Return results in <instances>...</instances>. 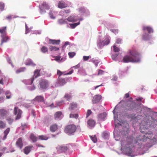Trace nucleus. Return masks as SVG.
I'll list each match as a JSON object with an SVG mask.
<instances>
[{"mask_svg": "<svg viewBox=\"0 0 157 157\" xmlns=\"http://www.w3.org/2000/svg\"><path fill=\"white\" fill-rule=\"evenodd\" d=\"M129 54L130 56L126 55L124 56L122 59L124 63H137L140 61V53L135 49L129 50Z\"/></svg>", "mask_w": 157, "mask_h": 157, "instance_id": "nucleus-1", "label": "nucleus"}, {"mask_svg": "<svg viewBox=\"0 0 157 157\" xmlns=\"http://www.w3.org/2000/svg\"><path fill=\"white\" fill-rule=\"evenodd\" d=\"M153 136L152 133L151 132H149L145 135H139L136 137V139H134L132 136H129L127 137V140L128 144H130L132 143L136 144L141 141L145 142L147 139L151 140Z\"/></svg>", "mask_w": 157, "mask_h": 157, "instance_id": "nucleus-2", "label": "nucleus"}, {"mask_svg": "<svg viewBox=\"0 0 157 157\" xmlns=\"http://www.w3.org/2000/svg\"><path fill=\"white\" fill-rule=\"evenodd\" d=\"M76 129L77 127L75 125L71 124L65 127L64 131L67 134H71L75 132Z\"/></svg>", "mask_w": 157, "mask_h": 157, "instance_id": "nucleus-3", "label": "nucleus"}, {"mask_svg": "<svg viewBox=\"0 0 157 157\" xmlns=\"http://www.w3.org/2000/svg\"><path fill=\"white\" fill-rule=\"evenodd\" d=\"M150 117L149 116H145L143 119L142 121L140 124V128H147V126L148 123L150 122Z\"/></svg>", "mask_w": 157, "mask_h": 157, "instance_id": "nucleus-4", "label": "nucleus"}, {"mask_svg": "<svg viewBox=\"0 0 157 157\" xmlns=\"http://www.w3.org/2000/svg\"><path fill=\"white\" fill-rule=\"evenodd\" d=\"M39 83L40 87L42 89H46L49 86V82L46 79H40Z\"/></svg>", "mask_w": 157, "mask_h": 157, "instance_id": "nucleus-5", "label": "nucleus"}, {"mask_svg": "<svg viewBox=\"0 0 157 157\" xmlns=\"http://www.w3.org/2000/svg\"><path fill=\"white\" fill-rule=\"evenodd\" d=\"M68 80V79L67 78H62L58 77L56 80V84L57 86H63L65 84Z\"/></svg>", "mask_w": 157, "mask_h": 157, "instance_id": "nucleus-6", "label": "nucleus"}, {"mask_svg": "<svg viewBox=\"0 0 157 157\" xmlns=\"http://www.w3.org/2000/svg\"><path fill=\"white\" fill-rule=\"evenodd\" d=\"M22 111L19 109L18 107H15L14 108V113L15 115L17 114L16 117V120H18L21 118V115L22 113Z\"/></svg>", "mask_w": 157, "mask_h": 157, "instance_id": "nucleus-7", "label": "nucleus"}, {"mask_svg": "<svg viewBox=\"0 0 157 157\" xmlns=\"http://www.w3.org/2000/svg\"><path fill=\"white\" fill-rule=\"evenodd\" d=\"M40 13H43L45 12V10L46 9L48 10L49 9V7L46 2H44L40 6Z\"/></svg>", "mask_w": 157, "mask_h": 157, "instance_id": "nucleus-8", "label": "nucleus"}, {"mask_svg": "<svg viewBox=\"0 0 157 157\" xmlns=\"http://www.w3.org/2000/svg\"><path fill=\"white\" fill-rule=\"evenodd\" d=\"M56 149L58 151L61 152L67 151L68 147L65 145H58L56 147Z\"/></svg>", "mask_w": 157, "mask_h": 157, "instance_id": "nucleus-9", "label": "nucleus"}, {"mask_svg": "<svg viewBox=\"0 0 157 157\" xmlns=\"http://www.w3.org/2000/svg\"><path fill=\"white\" fill-rule=\"evenodd\" d=\"M16 144L17 146L19 147L20 149H22L23 144L22 139L21 138H19L18 139L16 143Z\"/></svg>", "mask_w": 157, "mask_h": 157, "instance_id": "nucleus-10", "label": "nucleus"}, {"mask_svg": "<svg viewBox=\"0 0 157 157\" xmlns=\"http://www.w3.org/2000/svg\"><path fill=\"white\" fill-rule=\"evenodd\" d=\"M101 97L100 95H96L94 96L92 100L93 103H97L99 102L101 99Z\"/></svg>", "mask_w": 157, "mask_h": 157, "instance_id": "nucleus-11", "label": "nucleus"}, {"mask_svg": "<svg viewBox=\"0 0 157 157\" xmlns=\"http://www.w3.org/2000/svg\"><path fill=\"white\" fill-rule=\"evenodd\" d=\"M40 70L38 69L36 70L35 71L34 73V76L31 79V84L33 83L35 78H36L40 76Z\"/></svg>", "mask_w": 157, "mask_h": 157, "instance_id": "nucleus-12", "label": "nucleus"}, {"mask_svg": "<svg viewBox=\"0 0 157 157\" xmlns=\"http://www.w3.org/2000/svg\"><path fill=\"white\" fill-rule=\"evenodd\" d=\"M2 40L1 43V45H2L4 43L6 42L10 39V37L6 35H1Z\"/></svg>", "mask_w": 157, "mask_h": 157, "instance_id": "nucleus-13", "label": "nucleus"}, {"mask_svg": "<svg viewBox=\"0 0 157 157\" xmlns=\"http://www.w3.org/2000/svg\"><path fill=\"white\" fill-rule=\"evenodd\" d=\"M77 20V18L76 16H70L68 17L67 20L69 22H73Z\"/></svg>", "mask_w": 157, "mask_h": 157, "instance_id": "nucleus-14", "label": "nucleus"}, {"mask_svg": "<svg viewBox=\"0 0 157 157\" xmlns=\"http://www.w3.org/2000/svg\"><path fill=\"white\" fill-rule=\"evenodd\" d=\"M58 6L59 8L62 9L67 7V5L64 2L60 1L58 3Z\"/></svg>", "mask_w": 157, "mask_h": 157, "instance_id": "nucleus-15", "label": "nucleus"}, {"mask_svg": "<svg viewBox=\"0 0 157 157\" xmlns=\"http://www.w3.org/2000/svg\"><path fill=\"white\" fill-rule=\"evenodd\" d=\"M34 100L38 102H41L44 101V99L43 96H37L35 98Z\"/></svg>", "mask_w": 157, "mask_h": 157, "instance_id": "nucleus-16", "label": "nucleus"}, {"mask_svg": "<svg viewBox=\"0 0 157 157\" xmlns=\"http://www.w3.org/2000/svg\"><path fill=\"white\" fill-rule=\"evenodd\" d=\"M60 40H55L52 39H49V43L50 44H59Z\"/></svg>", "mask_w": 157, "mask_h": 157, "instance_id": "nucleus-17", "label": "nucleus"}, {"mask_svg": "<svg viewBox=\"0 0 157 157\" xmlns=\"http://www.w3.org/2000/svg\"><path fill=\"white\" fill-rule=\"evenodd\" d=\"M62 115V113L59 111L56 112L54 115V118L56 120H58L60 119L61 116Z\"/></svg>", "mask_w": 157, "mask_h": 157, "instance_id": "nucleus-18", "label": "nucleus"}, {"mask_svg": "<svg viewBox=\"0 0 157 157\" xmlns=\"http://www.w3.org/2000/svg\"><path fill=\"white\" fill-rule=\"evenodd\" d=\"M129 117L132 119L136 121V120H139L140 119L142 116H141L138 115L136 117L135 114H132L130 115Z\"/></svg>", "mask_w": 157, "mask_h": 157, "instance_id": "nucleus-19", "label": "nucleus"}, {"mask_svg": "<svg viewBox=\"0 0 157 157\" xmlns=\"http://www.w3.org/2000/svg\"><path fill=\"white\" fill-rule=\"evenodd\" d=\"M58 129V126L56 124H53L51 125L50 128V129L51 132H54Z\"/></svg>", "mask_w": 157, "mask_h": 157, "instance_id": "nucleus-20", "label": "nucleus"}, {"mask_svg": "<svg viewBox=\"0 0 157 157\" xmlns=\"http://www.w3.org/2000/svg\"><path fill=\"white\" fill-rule=\"evenodd\" d=\"M6 77L2 75L1 71H0V84L3 85V80L4 82L6 81Z\"/></svg>", "mask_w": 157, "mask_h": 157, "instance_id": "nucleus-21", "label": "nucleus"}, {"mask_svg": "<svg viewBox=\"0 0 157 157\" xmlns=\"http://www.w3.org/2000/svg\"><path fill=\"white\" fill-rule=\"evenodd\" d=\"M25 64L26 65H30L33 66H34L36 65V64L30 59H28L25 62Z\"/></svg>", "mask_w": 157, "mask_h": 157, "instance_id": "nucleus-22", "label": "nucleus"}, {"mask_svg": "<svg viewBox=\"0 0 157 157\" xmlns=\"http://www.w3.org/2000/svg\"><path fill=\"white\" fill-rule=\"evenodd\" d=\"M107 114L105 113L99 114L98 115V119L100 120H104Z\"/></svg>", "mask_w": 157, "mask_h": 157, "instance_id": "nucleus-23", "label": "nucleus"}, {"mask_svg": "<svg viewBox=\"0 0 157 157\" xmlns=\"http://www.w3.org/2000/svg\"><path fill=\"white\" fill-rule=\"evenodd\" d=\"M0 33L1 35H6V27H2L0 29Z\"/></svg>", "mask_w": 157, "mask_h": 157, "instance_id": "nucleus-24", "label": "nucleus"}, {"mask_svg": "<svg viewBox=\"0 0 157 157\" xmlns=\"http://www.w3.org/2000/svg\"><path fill=\"white\" fill-rule=\"evenodd\" d=\"M147 30L148 33H152L153 32V31L152 28L148 26H144L143 27V30L145 31Z\"/></svg>", "mask_w": 157, "mask_h": 157, "instance_id": "nucleus-25", "label": "nucleus"}, {"mask_svg": "<svg viewBox=\"0 0 157 157\" xmlns=\"http://www.w3.org/2000/svg\"><path fill=\"white\" fill-rule=\"evenodd\" d=\"M10 128H6V129L4 131V136L3 138V140H5L8 134L9 133L10 131Z\"/></svg>", "mask_w": 157, "mask_h": 157, "instance_id": "nucleus-26", "label": "nucleus"}, {"mask_svg": "<svg viewBox=\"0 0 157 157\" xmlns=\"http://www.w3.org/2000/svg\"><path fill=\"white\" fill-rule=\"evenodd\" d=\"M87 124L90 127H93L95 124L94 121L92 119H90L87 122Z\"/></svg>", "mask_w": 157, "mask_h": 157, "instance_id": "nucleus-27", "label": "nucleus"}, {"mask_svg": "<svg viewBox=\"0 0 157 157\" xmlns=\"http://www.w3.org/2000/svg\"><path fill=\"white\" fill-rule=\"evenodd\" d=\"M7 111L4 109H0V116L3 117L6 116L7 113Z\"/></svg>", "mask_w": 157, "mask_h": 157, "instance_id": "nucleus-28", "label": "nucleus"}, {"mask_svg": "<svg viewBox=\"0 0 157 157\" xmlns=\"http://www.w3.org/2000/svg\"><path fill=\"white\" fill-rule=\"evenodd\" d=\"M77 105L76 103H72L70 104L69 109L71 110L77 108Z\"/></svg>", "mask_w": 157, "mask_h": 157, "instance_id": "nucleus-29", "label": "nucleus"}, {"mask_svg": "<svg viewBox=\"0 0 157 157\" xmlns=\"http://www.w3.org/2000/svg\"><path fill=\"white\" fill-rule=\"evenodd\" d=\"M31 147L27 146L25 147L24 149V152L25 154H28L30 151Z\"/></svg>", "mask_w": 157, "mask_h": 157, "instance_id": "nucleus-30", "label": "nucleus"}, {"mask_svg": "<svg viewBox=\"0 0 157 157\" xmlns=\"http://www.w3.org/2000/svg\"><path fill=\"white\" fill-rule=\"evenodd\" d=\"M38 138L41 140H46L48 139L49 138L45 135H40L38 136Z\"/></svg>", "mask_w": 157, "mask_h": 157, "instance_id": "nucleus-31", "label": "nucleus"}, {"mask_svg": "<svg viewBox=\"0 0 157 157\" xmlns=\"http://www.w3.org/2000/svg\"><path fill=\"white\" fill-rule=\"evenodd\" d=\"M6 124L5 122L0 120V128H4L6 127Z\"/></svg>", "mask_w": 157, "mask_h": 157, "instance_id": "nucleus-32", "label": "nucleus"}, {"mask_svg": "<svg viewBox=\"0 0 157 157\" xmlns=\"http://www.w3.org/2000/svg\"><path fill=\"white\" fill-rule=\"evenodd\" d=\"M49 49L50 51H57L59 50V48L55 46H51L49 48Z\"/></svg>", "mask_w": 157, "mask_h": 157, "instance_id": "nucleus-33", "label": "nucleus"}, {"mask_svg": "<svg viewBox=\"0 0 157 157\" xmlns=\"http://www.w3.org/2000/svg\"><path fill=\"white\" fill-rule=\"evenodd\" d=\"M30 139L33 142H36L37 140V138L33 134H31L30 135Z\"/></svg>", "mask_w": 157, "mask_h": 157, "instance_id": "nucleus-34", "label": "nucleus"}, {"mask_svg": "<svg viewBox=\"0 0 157 157\" xmlns=\"http://www.w3.org/2000/svg\"><path fill=\"white\" fill-rule=\"evenodd\" d=\"M25 67L20 68L16 70V73H18L21 72H23L25 70Z\"/></svg>", "mask_w": 157, "mask_h": 157, "instance_id": "nucleus-35", "label": "nucleus"}, {"mask_svg": "<svg viewBox=\"0 0 157 157\" xmlns=\"http://www.w3.org/2000/svg\"><path fill=\"white\" fill-rule=\"evenodd\" d=\"M67 20L63 19H61L58 20V22L59 23L61 24H64L67 23Z\"/></svg>", "mask_w": 157, "mask_h": 157, "instance_id": "nucleus-36", "label": "nucleus"}, {"mask_svg": "<svg viewBox=\"0 0 157 157\" xmlns=\"http://www.w3.org/2000/svg\"><path fill=\"white\" fill-rule=\"evenodd\" d=\"M90 137L92 141L94 143H96L97 141V137L95 135H94V136H90Z\"/></svg>", "mask_w": 157, "mask_h": 157, "instance_id": "nucleus-37", "label": "nucleus"}, {"mask_svg": "<svg viewBox=\"0 0 157 157\" xmlns=\"http://www.w3.org/2000/svg\"><path fill=\"white\" fill-rule=\"evenodd\" d=\"M109 42L110 40L108 38H106L105 40L103 42V45H108L109 43Z\"/></svg>", "mask_w": 157, "mask_h": 157, "instance_id": "nucleus-38", "label": "nucleus"}, {"mask_svg": "<svg viewBox=\"0 0 157 157\" xmlns=\"http://www.w3.org/2000/svg\"><path fill=\"white\" fill-rule=\"evenodd\" d=\"M80 24V22H79L78 23H75L73 24H70V26L71 28L72 29L75 28L77 26L79 25Z\"/></svg>", "mask_w": 157, "mask_h": 157, "instance_id": "nucleus-39", "label": "nucleus"}, {"mask_svg": "<svg viewBox=\"0 0 157 157\" xmlns=\"http://www.w3.org/2000/svg\"><path fill=\"white\" fill-rule=\"evenodd\" d=\"M132 150L130 148H127L126 149V153L128 155H130L132 153Z\"/></svg>", "mask_w": 157, "mask_h": 157, "instance_id": "nucleus-40", "label": "nucleus"}, {"mask_svg": "<svg viewBox=\"0 0 157 157\" xmlns=\"http://www.w3.org/2000/svg\"><path fill=\"white\" fill-rule=\"evenodd\" d=\"M15 18V16H14L13 15H9L6 17V19L9 21H10L12 19L14 18Z\"/></svg>", "mask_w": 157, "mask_h": 157, "instance_id": "nucleus-41", "label": "nucleus"}, {"mask_svg": "<svg viewBox=\"0 0 157 157\" xmlns=\"http://www.w3.org/2000/svg\"><path fill=\"white\" fill-rule=\"evenodd\" d=\"M41 52L43 53H45L48 52L47 48L45 46H43L41 48Z\"/></svg>", "mask_w": 157, "mask_h": 157, "instance_id": "nucleus-42", "label": "nucleus"}, {"mask_svg": "<svg viewBox=\"0 0 157 157\" xmlns=\"http://www.w3.org/2000/svg\"><path fill=\"white\" fill-rule=\"evenodd\" d=\"M78 117V114H70V118H77Z\"/></svg>", "mask_w": 157, "mask_h": 157, "instance_id": "nucleus-43", "label": "nucleus"}, {"mask_svg": "<svg viewBox=\"0 0 157 157\" xmlns=\"http://www.w3.org/2000/svg\"><path fill=\"white\" fill-rule=\"evenodd\" d=\"M5 94L6 95V97L7 99H9L11 98V93L9 91L6 92Z\"/></svg>", "mask_w": 157, "mask_h": 157, "instance_id": "nucleus-44", "label": "nucleus"}, {"mask_svg": "<svg viewBox=\"0 0 157 157\" xmlns=\"http://www.w3.org/2000/svg\"><path fill=\"white\" fill-rule=\"evenodd\" d=\"M76 55L75 52H69L68 55L70 58H73Z\"/></svg>", "mask_w": 157, "mask_h": 157, "instance_id": "nucleus-45", "label": "nucleus"}, {"mask_svg": "<svg viewBox=\"0 0 157 157\" xmlns=\"http://www.w3.org/2000/svg\"><path fill=\"white\" fill-rule=\"evenodd\" d=\"M64 98L66 99L67 100H69L71 98V96L68 94H66L64 96Z\"/></svg>", "mask_w": 157, "mask_h": 157, "instance_id": "nucleus-46", "label": "nucleus"}, {"mask_svg": "<svg viewBox=\"0 0 157 157\" xmlns=\"http://www.w3.org/2000/svg\"><path fill=\"white\" fill-rule=\"evenodd\" d=\"M64 74L63 72H62L59 70H58L57 71V75H58L59 77H60V76L63 75Z\"/></svg>", "mask_w": 157, "mask_h": 157, "instance_id": "nucleus-47", "label": "nucleus"}, {"mask_svg": "<svg viewBox=\"0 0 157 157\" xmlns=\"http://www.w3.org/2000/svg\"><path fill=\"white\" fill-rule=\"evenodd\" d=\"M4 4L2 2H0V10L3 11L4 10Z\"/></svg>", "mask_w": 157, "mask_h": 157, "instance_id": "nucleus-48", "label": "nucleus"}, {"mask_svg": "<svg viewBox=\"0 0 157 157\" xmlns=\"http://www.w3.org/2000/svg\"><path fill=\"white\" fill-rule=\"evenodd\" d=\"M6 120L8 121L9 124H11L13 121V119L10 117H8Z\"/></svg>", "mask_w": 157, "mask_h": 157, "instance_id": "nucleus-49", "label": "nucleus"}, {"mask_svg": "<svg viewBox=\"0 0 157 157\" xmlns=\"http://www.w3.org/2000/svg\"><path fill=\"white\" fill-rule=\"evenodd\" d=\"M92 111L90 109H88L86 114V117H88L92 113Z\"/></svg>", "mask_w": 157, "mask_h": 157, "instance_id": "nucleus-50", "label": "nucleus"}, {"mask_svg": "<svg viewBox=\"0 0 157 157\" xmlns=\"http://www.w3.org/2000/svg\"><path fill=\"white\" fill-rule=\"evenodd\" d=\"M91 58V56H84L83 57V59L85 61L88 60L90 58Z\"/></svg>", "mask_w": 157, "mask_h": 157, "instance_id": "nucleus-51", "label": "nucleus"}, {"mask_svg": "<svg viewBox=\"0 0 157 157\" xmlns=\"http://www.w3.org/2000/svg\"><path fill=\"white\" fill-rule=\"evenodd\" d=\"M113 50L115 52H118L120 51L119 48L115 46H113Z\"/></svg>", "mask_w": 157, "mask_h": 157, "instance_id": "nucleus-52", "label": "nucleus"}, {"mask_svg": "<svg viewBox=\"0 0 157 157\" xmlns=\"http://www.w3.org/2000/svg\"><path fill=\"white\" fill-rule=\"evenodd\" d=\"M79 10L81 13H84L85 12V10L83 7H81L79 8Z\"/></svg>", "mask_w": 157, "mask_h": 157, "instance_id": "nucleus-53", "label": "nucleus"}, {"mask_svg": "<svg viewBox=\"0 0 157 157\" xmlns=\"http://www.w3.org/2000/svg\"><path fill=\"white\" fill-rule=\"evenodd\" d=\"M49 14L50 17L52 19H54L55 18V17H54L53 15V14L52 12H50L49 13Z\"/></svg>", "mask_w": 157, "mask_h": 157, "instance_id": "nucleus-54", "label": "nucleus"}, {"mask_svg": "<svg viewBox=\"0 0 157 157\" xmlns=\"http://www.w3.org/2000/svg\"><path fill=\"white\" fill-rule=\"evenodd\" d=\"M55 59L54 60L56 61H58L60 59L61 57L59 56H56L55 57Z\"/></svg>", "mask_w": 157, "mask_h": 157, "instance_id": "nucleus-55", "label": "nucleus"}, {"mask_svg": "<svg viewBox=\"0 0 157 157\" xmlns=\"http://www.w3.org/2000/svg\"><path fill=\"white\" fill-rule=\"evenodd\" d=\"M92 62L94 63V64H95V65L96 66H98V62L97 60H92Z\"/></svg>", "mask_w": 157, "mask_h": 157, "instance_id": "nucleus-56", "label": "nucleus"}, {"mask_svg": "<svg viewBox=\"0 0 157 157\" xmlns=\"http://www.w3.org/2000/svg\"><path fill=\"white\" fill-rule=\"evenodd\" d=\"M121 40L120 39L118 38L117 40L116 43L117 44L121 43Z\"/></svg>", "mask_w": 157, "mask_h": 157, "instance_id": "nucleus-57", "label": "nucleus"}, {"mask_svg": "<svg viewBox=\"0 0 157 157\" xmlns=\"http://www.w3.org/2000/svg\"><path fill=\"white\" fill-rule=\"evenodd\" d=\"M70 44V43L68 41H66L65 43L64 44L63 47L64 46H66L67 45H69Z\"/></svg>", "mask_w": 157, "mask_h": 157, "instance_id": "nucleus-58", "label": "nucleus"}, {"mask_svg": "<svg viewBox=\"0 0 157 157\" xmlns=\"http://www.w3.org/2000/svg\"><path fill=\"white\" fill-rule=\"evenodd\" d=\"M80 67V64H78L77 65L74 66L73 67V68L74 69H77L78 68Z\"/></svg>", "mask_w": 157, "mask_h": 157, "instance_id": "nucleus-59", "label": "nucleus"}, {"mask_svg": "<svg viewBox=\"0 0 157 157\" xmlns=\"http://www.w3.org/2000/svg\"><path fill=\"white\" fill-rule=\"evenodd\" d=\"M73 73V70L70 71L68 73L64 74V75H70Z\"/></svg>", "mask_w": 157, "mask_h": 157, "instance_id": "nucleus-60", "label": "nucleus"}, {"mask_svg": "<svg viewBox=\"0 0 157 157\" xmlns=\"http://www.w3.org/2000/svg\"><path fill=\"white\" fill-rule=\"evenodd\" d=\"M124 97L125 98H128L129 97V93H126L125 94Z\"/></svg>", "mask_w": 157, "mask_h": 157, "instance_id": "nucleus-61", "label": "nucleus"}, {"mask_svg": "<svg viewBox=\"0 0 157 157\" xmlns=\"http://www.w3.org/2000/svg\"><path fill=\"white\" fill-rule=\"evenodd\" d=\"M103 85H102V84H101L100 85H98V86H96L95 88H94V90H96L97 88L98 87H99V86H102Z\"/></svg>", "mask_w": 157, "mask_h": 157, "instance_id": "nucleus-62", "label": "nucleus"}, {"mask_svg": "<svg viewBox=\"0 0 157 157\" xmlns=\"http://www.w3.org/2000/svg\"><path fill=\"white\" fill-rule=\"evenodd\" d=\"M142 100V98H139L136 99V100L137 101H141Z\"/></svg>", "mask_w": 157, "mask_h": 157, "instance_id": "nucleus-63", "label": "nucleus"}, {"mask_svg": "<svg viewBox=\"0 0 157 157\" xmlns=\"http://www.w3.org/2000/svg\"><path fill=\"white\" fill-rule=\"evenodd\" d=\"M6 149V147H4L2 149V151H5Z\"/></svg>", "mask_w": 157, "mask_h": 157, "instance_id": "nucleus-64", "label": "nucleus"}]
</instances>
